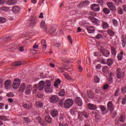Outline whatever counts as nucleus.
<instances>
[{
  "mask_svg": "<svg viewBox=\"0 0 126 126\" xmlns=\"http://www.w3.org/2000/svg\"><path fill=\"white\" fill-rule=\"evenodd\" d=\"M51 82L50 81H46V82L44 81H40L39 82V85H35L33 86V90L32 93L33 94H35L37 91H42L44 89V87L46 86L45 88V92L48 94L52 93L53 89H52V87H51Z\"/></svg>",
  "mask_w": 126,
  "mask_h": 126,
  "instance_id": "nucleus-1",
  "label": "nucleus"
},
{
  "mask_svg": "<svg viewBox=\"0 0 126 126\" xmlns=\"http://www.w3.org/2000/svg\"><path fill=\"white\" fill-rule=\"evenodd\" d=\"M86 118V119H89V114L87 112L84 111L83 112H78V119L80 121H83V119Z\"/></svg>",
  "mask_w": 126,
  "mask_h": 126,
  "instance_id": "nucleus-2",
  "label": "nucleus"
},
{
  "mask_svg": "<svg viewBox=\"0 0 126 126\" xmlns=\"http://www.w3.org/2000/svg\"><path fill=\"white\" fill-rule=\"evenodd\" d=\"M73 105V100L71 98L66 99L64 103V108L69 109L71 107H72Z\"/></svg>",
  "mask_w": 126,
  "mask_h": 126,
  "instance_id": "nucleus-3",
  "label": "nucleus"
},
{
  "mask_svg": "<svg viewBox=\"0 0 126 126\" xmlns=\"http://www.w3.org/2000/svg\"><path fill=\"white\" fill-rule=\"evenodd\" d=\"M100 53L104 56L107 58L110 56V51L107 49H105L103 48V46H101L100 48Z\"/></svg>",
  "mask_w": 126,
  "mask_h": 126,
  "instance_id": "nucleus-4",
  "label": "nucleus"
},
{
  "mask_svg": "<svg viewBox=\"0 0 126 126\" xmlns=\"http://www.w3.org/2000/svg\"><path fill=\"white\" fill-rule=\"evenodd\" d=\"M20 85V79L18 78L15 79L13 82L12 85V88L13 89H17L18 87H19Z\"/></svg>",
  "mask_w": 126,
  "mask_h": 126,
  "instance_id": "nucleus-5",
  "label": "nucleus"
},
{
  "mask_svg": "<svg viewBox=\"0 0 126 126\" xmlns=\"http://www.w3.org/2000/svg\"><path fill=\"white\" fill-rule=\"evenodd\" d=\"M116 73L117 76L119 79H121V78H123L125 77V73L121 71V69L120 68L117 69Z\"/></svg>",
  "mask_w": 126,
  "mask_h": 126,
  "instance_id": "nucleus-6",
  "label": "nucleus"
},
{
  "mask_svg": "<svg viewBox=\"0 0 126 126\" xmlns=\"http://www.w3.org/2000/svg\"><path fill=\"white\" fill-rule=\"evenodd\" d=\"M106 4L110 10L112 11H116V6H115V4L112 2H107Z\"/></svg>",
  "mask_w": 126,
  "mask_h": 126,
  "instance_id": "nucleus-7",
  "label": "nucleus"
},
{
  "mask_svg": "<svg viewBox=\"0 0 126 126\" xmlns=\"http://www.w3.org/2000/svg\"><path fill=\"white\" fill-rule=\"evenodd\" d=\"M49 99L51 103L56 104V103L59 101V96L55 95H52Z\"/></svg>",
  "mask_w": 126,
  "mask_h": 126,
  "instance_id": "nucleus-8",
  "label": "nucleus"
},
{
  "mask_svg": "<svg viewBox=\"0 0 126 126\" xmlns=\"http://www.w3.org/2000/svg\"><path fill=\"white\" fill-rule=\"evenodd\" d=\"M91 8L94 11L98 12L100 10V7L97 4H93L91 5Z\"/></svg>",
  "mask_w": 126,
  "mask_h": 126,
  "instance_id": "nucleus-9",
  "label": "nucleus"
},
{
  "mask_svg": "<svg viewBox=\"0 0 126 126\" xmlns=\"http://www.w3.org/2000/svg\"><path fill=\"white\" fill-rule=\"evenodd\" d=\"M32 91V85H27L26 88L25 94H26V95H29V94L31 93Z\"/></svg>",
  "mask_w": 126,
  "mask_h": 126,
  "instance_id": "nucleus-10",
  "label": "nucleus"
},
{
  "mask_svg": "<svg viewBox=\"0 0 126 126\" xmlns=\"http://www.w3.org/2000/svg\"><path fill=\"white\" fill-rule=\"evenodd\" d=\"M75 102L78 106H82L83 103H82V99L79 96L76 97L75 98Z\"/></svg>",
  "mask_w": 126,
  "mask_h": 126,
  "instance_id": "nucleus-11",
  "label": "nucleus"
},
{
  "mask_svg": "<svg viewBox=\"0 0 126 126\" xmlns=\"http://www.w3.org/2000/svg\"><path fill=\"white\" fill-rule=\"evenodd\" d=\"M107 32V34H108L110 37H114L115 35H116V32L114 29H109Z\"/></svg>",
  "mask_w": 126,
  "mask_h": 126,
  "instance_id": "nucleus-12",
  "label": "nucleus"
},
{
  "mask_svg": "<svg viewBox=\"0 0 126 126\" xmlns=\"http://www.w3.org/2000/svg\"><path fill=\"white\" fill-rule=\"evenodd\" d=\"M12 11L13 13H15V14H16V13H18L20 11V7L18 6H14L12 8Z\"/></svg>",
  "mask_w": 126,
  "mask_h": 126,
  "instance_id": "nucleus-13",
  "label": "nucleus"
},
{
  "mask_svg": "<svg viewBox=\"0 0 126 126\" xmlns=\"http://www.w3.org/2000/svg\"><path fill=\"white\" fill-rule=\"evenodd\" d=\"M12 82L10 80H7L5 82V88L6 89H9V88H11V84Z\"/></svg>",
  "mask_w": 126,
  "mask_h": 126,
  "instance_id": "nucleus-14",
  "label": "nucleus"
},
{
  "mask_svg": "<svg viewBox=\"0 0 126 126\" xmlns=\"http://www.w3.org/2000/svg\"><path fill=\"white\" fill-rule=\"evenodd\" d=\"M51 115L53 118H57L59 116V111L56 109H54L51 111Z\"/></svg>",
  "mask_w": 126,
  "mask_h": 126,
  "instance_id": "nucleus-15",
  "label": "nucleus"
},
{
  "mask_svg": "<svg viewBox=\"0 0 126 126\" xmlns=\"http://www.w3.org/2000/svg\"><path fill=\"white\" fill-rule=\"evenodd\" d=\"M87 30L90 34H91L92 33H94L95 32V28H94L93 26H89L88 28H87Z\"/></svg>",
  "mask_w": 126,
  "mask_h": 126,
  "instance_id": "nucleus-16",
  "label": "nucleus"
},
{
  "mask_svg": "<svg viewBox=\"0 0 126 126\" xmlns=\"http://www.w3.org/2000/svg\"><path fill=\"white\" fill-rule=\"evenodd\" d=\"M107 107L110 112H113L114 111V105H113V102L112 101H109L107 103Z\"/></svg>",
  "mask_w": 126,
  "mask_h": 126,
  "instance_id": "nucleus-17",
  "label": "nucleus"
},
{
  "mask_svg": "<svg viewBox=\"0 0 126 126\" xmlns=\"http://www.w3.org/2000/svg\"><path fill=\"white\" fill-rule=\"evenodd\" d=\"M36 122H37L38 123L40 124V125H41V126H47V123L44 122L43 121L42 122V119H41V117H37L36 118Z\"/></svg>",
  "mask_w": 126,
  "mask_h": 126,
  "instance_id": "nucleus-18",
  "label": "nucleus"
},
{
  "mask_svg": "<svg viewBox=\"0 0 126 126\" xmlns=\"http://www.w3.org/2000/svg\"><path fill=\"white\" fill-rule=\"evenodd\" d=\"M16 3V0H7L6 1V4L7 5H13Z\"/></svg>",
  "mask_w": 126,
  "mask_h": 126,
  "instance_id": "nucleus-19",
  "label": "nucleus"
},
{
  "mask_svg": "<svg viewBox=\"0 0 126 126\" xmlns=\"http://www.w3.org/2000/svg\"><path fill=\"white\" fill-rule=\"evenodd\" d=\"M30 26H33V25H35L36 23V18L32 17L30 21Z\"/></svg>",
  "mask_w": 126,
  "mask_h": 126,
  "instance_id": "nucleus-20",
  "label": "nucleus"
},
{
  "mask_svg": "<svg viewBox=\"0 0 126 126\" xmlns=\"http://www.w3.org/2000/svg\"><path fill=\"white\" fill-rule=\"evenodd\" d=\"M41 44L43 49L46 51V49H47V42H46V40L43 39L41 41Z\"/></svg>",
  "mask_w": 126,
  "mask_h": 126,
  "instance_id": "nucleus-21",
  "label": "nucleus"
},
{
  "mask_svg": "<svg viewBox=\"0 0 126 126\" xmlns=\"http://www.w3.org/2000/svg\"><path fill=\"white\" fill-rule=\"evenodd\" d=\"M124 54V51H121L118 54L117 59L118 61H122V60H123V56Z\"/></svg>",
  "mask_w": 126,
  "mask_h": 126,
  "instance_id": "nucleus-22",
  "label": "nucleus"
},
{
  "mask_svg": "<svg viewBox=\"0 0 126 126\" xmlns=\"http://www.w3.org/2000/svg\"><path fill=\"white\" fill-rule=\"evenodd\" d=\"M110 49L111 51V54H112L115 57V56H117V50H116V48L113 46H111Z\"/></svg>",
  "mask_w": 126,
  "mask_h": 126,
  "instance_id": "nucleus-23",
  "label": "nucleus"
},
{
  "mask_svg": "<svg viewBox=\"0 0 126 126\" xmlns=\"http://www.w3.org/2000/svg\"><path fill=\"white\" fill-rule=\"evenodd\" d=\"M63 75H64L66 79H67L68 80H70L71 81H74V79H72V78H71V77H70V76H69L68 74H67V73H64Z\"/></svg>",
  "mask_w": 126,
  "mask_h": 126,
  "instance_id": "nucleus-24",
  "label": "nucleus"
},
{
  "mask_svg": "<svg viewBox=\"0 0 126 126\" xmlns=\"http://www.w3.org/2000/svg\"><path fill=\"white\" fill-rule=\"evenodd\" d=\"M35 107L36 108H42L43 107V103L40 101H36L35 102Z\"/></svg>",
  "mask_w": 126,
  "mask_h": 126,
  "instance_id": "nucleus-25",
  "label": "nucleus"
},
{
  "mask_svg": "<svg viewBox=\"0 0 126 126\" xmlns=\"http://www.w3.org/2000/svg\"><path fill=\"white\" fill-rule=\"evenodd\" d=\"M88 107L90 109V110H96V109H97V107H96V105L93 104H89L88 105Z\"/></svg>",
  "mask_w": 126,
  "mask_h": 126,
  "instance_id": "nucleus-26",
  "label": "nucleus"
},
{
  "mask_svg": "<svg viewBox=\"0 0 126 126\" xmlns=\"http://www.w3.org/2000/svg\"><path fill=\"white\" fill-rule=\"evenodd\" d=\"M113 63H114V61L112 59H108L106 61V63L109 66H111L113 64Z\"/></svg>",
  "mask_w": 126,
  "mask_h": 126,
  "instance_id": "nucleus-27",
  "label": "nucleus"
},
{
  "mask_svg": "<svg viewBox=\"0 0 126 126\" xmlns=\"http://www.w3.org/2000/svg\"><path fill=\"white\" fill-rule=\"evenodd\" d=\"M70 113L71 115H72V116H75V115L77 114L76 108L75 107L72 108L70 110Z\"/></svg>",
  "mask_w": 126,
  "mask_h": 126,
  "instance_id": "nucleus-28",
  "label": "nucleus"
},
{
  "mask_svg": "<svg viewBox=\"0 0 126 126\" xmlns=\"http://www.w3.org/2000/svg\"><path fill=\"white\" fill-rule=\"evenodd\" d=\"M26 85L25 83H23L21 84L20 87V92L23 93L24 92V90H25Z\"/></svg>",
  "mask_w": 126,
  "mask_h": 126,
  "instance_id": "nucleus-29",
  "label": "nucleus"
},
{
  "mask_svg": "<svg viewBox=\"0 0 126 126\" xmlns=\"http://www.w3.org/2000/svg\"><path fill=\"white\" fill-rule=\"evenodd\" d=\"M40 27L41 28H43V29H44V30L47 31V26H46V24H45V21H42L41 22Z\"/></svg>",
  "mask_w": 126,
  "mask_h": 126,
  "instance_id": "nucleus-30",
  "label": "nucleus"
},
{
  "mask_svg": "<svg viewBox=\"0 0 126 126\" xmlns=\"http://www.w3.org/2000/svg\"><path fill=\"white\" fill-rule=\"evenodd\" d=\"M45 121L47 123H49V124H51V123H52V118H51V116L48 115L45 117Z\"/></svg>",
  "mask_w": 126,
  "mask_h": 126,
  "instance_id": "nucleus-31",
  "label": "nucleus"
},
{
  "mask_svg": "<svg viewBox=\"0 0 126 126\" xmlns=\"http://www.w3.org/2000/svg\"><path fill=\"white\" fill-rule=\"evenodd\" d=\"M60 84H61V80H60V79H58L57 80H56L54 84L55 87H56V88L58 87L59 85H60Z\"/></svg>",
  "mask_w": 126,
  "mask_h": 126,
  "instance_id": "nucleus-32",
  "label": "nucleus"
},
{
  "mask_svg": "<svg viewBox=\"0 0 126 126\" xmlns=\"http://www.w3.org/2000/svg\"><path fill=\"white\" fill-rule=\"evenodd\" d=\"M102 28L103 29H108V28H109V24L106 22H103L102 23Z\"/></svg>",
  "mask_w": 126,
  "mask_h": 126,
  "instance_id": "nucleus-33",
  "label": "nucleus"
},
{
  "mask_svg": "<svg viewBox=\"0 0 126 126\" xmlns=\"http://www.w3.org/2000/svg\"><path fill=\"white\" fill-rule=\"evenodd\" d=\"M112 23L114 25V26H115V27H117V26H118V25H119V22H118V21L115 19H113L112 20Z\"/></svg>",
  "mask_w": 126,
  "mask_h": 126,
  "instance_id": "nucleus-34",
  "label": "nucleus"
},
{
  "mask_svg": "<svg viewBox=\"0 0 126 126\" xmlns=\"http://www.w3.org/2000/svg\"><path fill=\"white\" fill-rule=\"evenodd\" d=\"M125 120H126V117H125L124 116V115H122L120 116V118L119 119L120 122H121V123H124L125 122Z\"/></svg>",
  "mask_w": 126,
  "mask_h": 126,
  "instance_id": "nucleus-35",
  "label": "nucleus"
},
{
  "mask_svg": "<svg viewBox=\"0 0 126 126\" xmlns=\"http://www.w3.org/2000/svg\"><path fill=\"white\" fill-rule=\"evenodd\" d=\"M23 107L25 109H31V107H32V105H28L27 103H23Z\"/></svg>",
  "mask_w": 126,
  "mask_h": 126,
  "instance_id": "nucleus-36",
  "label": "nucleus"
},
{
  "mask_svg": "<svg viewBox=\"0 0 126 126\" xmlns=\"http://www.w3.org/2000/svg\"><path fill=\"white\" fill-rule=\"evenodd\" d=\"M94 81L96 83H99L100 82V79L98 76H94Z\"/></svg>",
  "mask_w": 126,
  "mask_h": 126,
  "instance_id": "nucleus-37",
  "label": "nucleus"
},
{
  "mask_svg": "<svg viewBox=\"0 0 126 126\" xmlns=\"http://www.w3.org/2000/svg\"><path fill=\"white\" fill-rule=\"evenodd\" d=\"M103 12L105 14H109V13H110V10L107 8H103Z\"/></svg>",
  "mask_w": 126,
  "mask_h": 126,
  "instance_id": "nucleus-38",
  "label": "nucleus"
},
{
  "mask_svg": "<svg viewBox=\"0 0 126 126\" xmlns=\"http://www.w3.org/2000/svg\"><path fill=\"white\" fill-rule=\"evenodd\" d=\"M65 94V92H64V90H62L59 93V96H61V97H63V96H64V94Z\"/></svg>",
  "mask_w": 126,
  "mask_h": 126,
  "instance_id": "nucleus-39",
  "label": "nucleus"
},
{
  "mask_svg": "<svg viewBox=\"0 0 126 126\" xmlns=\"http://www.w3.org/2000/svg\"><path fill=\"white\" fill-rule=\"evenodd\" d=\"M12 65L13 66H19L20 65H21V62H16L15 63H13L12 64Z\"/></svg>",
  "mask_w": 126,
  "mask_h": 126,
  "instance_id": "nucleus-40",
  "label": "nucleus"
},
{
  "mask_svg": "<svg viewBox=\"0 0 126 126\" xmlns=\"http://www.w3.org/2000/svg\"><path fill=\"white\" fill-rule=\"evenodd\" d=\"M109 70V67L107 66H104L102 68V71H103L104 73L107 72Z\"/></svg>",
  "mask_w": 126,
  "mask_h": 126,
  "instance_id": "nucleus-41",
  "label": "nucleus"
},
{
  "mask_svg": "<svg viewBox=\"0 0 126 126\" xmlns=\"http://www.w3.org/2000/svg\"><path fill=\"white\" fill-rule=\"evenodd\" d=\"M92 22H93V23H94V24H97V23L99 22V20L96 18H93L92 19Z\"/></svg>",
  "mask_w": 126,
  "mask_h": 126,
  "instance_id": "nucleus-42",
  "label": "nucleus"
},
{
  "mask_svg": "<svg viewBox=\"0 0 126 126\" xmlns=\"http://www.w3.org/2000/svg\"><path fill=\"white\" fill-rule=\"evenodd\" d=\"M117 10L119 14H121V15L123 14V8H121V7H118Z\"/></svg>",
  "mask_w": 126,
  "mask_h": 126,
  "instance_id": "nucleus-43",
  "label": "nucleus"
},
{
  "mask_svg": "<svg viewBox=\"0 0 126 126\" xmlns=\"http://www.w3.org/2000/svg\"><path fill=\"white\" fill-rule=\"evenodd\" d=\"M6 19L2 17H0V23H4L6 22Z\"/></svg>",
  "mask_w": 126,
  "mask_h": 126,
  "instance_id": "nucleus-44",
  "label": "nucleus"
},
{
  "mask_svg": "<svg viewBox=\"0 0 126 126\" xmlns=\"http://www.w3.org/2000/svg\"><path fill=\"white\" fill-rule=\"evenodd\" d=\"M24 121L26 124H29L31 122L30 119H29L27 117H24Z\"/></svg>",
  "mask_w": 126,
  "mask_h": 126,
  "instance_id": "nucleus-45",
  "label": "nucleus"
},
{
  "mask_svg": "<svg viewBox=\"0 0 126 126\" xmlns=\"http://www.w3.org/2000/svg\"><path fill=\"white\" fill-rule=\"evenodd\" d=\"M55 32H56V29L54 28H52L49 31V33H50V34H54Z\"/></svg>",
  "mask_w": 126,
  "mask_h": 126,
  "instance_id": "nucleus-46",
  "label": "nucleus"
},
{
  "mask_svg": "<svg viewBox=\"0 0 126 126\" xmlns=\"http://www.w3.org/2000/svg\"><path fill=\"white\" fill-rule=\"evenodd\" d=\"M0 120L1 121H7V117L6 116H0Z\"/></svg>",
  "mask_w": 126,
  "mask_h": 126,
  "instance_id": "nucleus-47",
  "label": "nucleus"
},
{
  "mask_svg": "<svg viewBox=\"0 0 126 126\" xmlns=\"http://www.w3.org/2000/svg\"><path fill=\"white\" fill-rule=\"evenodd\" d=\"M88 95L89 98H91V99H93L94 98V94H92V93L88 94Z\"/></svg>",
  "mask_w": 126,
  "mask_h": 126,
  "instance_id": "nucleus-48",
  "label": "nucleus"
},
{
  "mask_svg": "<svg viewBox=\"0 0 126 126\" xmlns=\"http://www.w3.org/2000/svg\"><path fill=\"white\" fill-rule=\"evenodd\" d=\"M120 0H112V1H113L115 3V4L116 5H120Z\"/></svg>",
  "mask_w": 126,
  "mask_h": 126,
  "instance_id": "nucleus-49",
  "label": "nucleus"
},
{
  "mask_svg": "<svg viewBox=\"0 0 126 126\" xmlns=\"http://www.w3.org/2000/svg\"><path fill=\"white\" fill-rule=\"evenodd\" d=\"M99 108L102 112L106 111V107L103 105H101Z\"/></svg>",
  "mask_w": 126,
  "mask_h": 126,
  "instance_id": "nucleus-50",
  "label": "nucleus"
},
{
  "mask_svg": "<svg viewBox=\"0 0 126 126\" xmlns=\"http://www.w3.org/2000/svg\"><path fill=\"white\" fill-rule=\"evenodd\" d=\"M121 91H122V93H123V94H125V93H126V87L122 88Z\"/></svg>",
  "mask_w": 126,
  "mask_h": 126,
  "instance_id": "nucleus-51",
  "label": "nucleus"
},
{
  "mask_svg": "<svg viewBox=\"0 0 126 126\" xmlns=\"http://www.w3.org/2000/svg\"><path fill=\"white\" fill-rule=\"evenodd\" d=\"M7 97H13L14 94L12 93H9L7 94Z\"/></svg>",
  "mask_w": 126,
  "mask_h": 126,
  "instance_id": "nucleus-52",
  "label": "nucleus"
},
{
  "mask_svg": "<svg viewBox=\"0 0 126 126\" xmlns=\"http://www.w3.org/2000/svg\"><path fill=\"white\" fill-rule=\"evenodd\" d=\"M84 5V2H83V1H82L78 4V6L79 7H82V6H83Z\"/></svg>",
  "mask_w": 126,
  "mask_h": 126,
  "instance_id": "nucleus-53",
  "label": "nucleus"
},
{
  "mask_svg": "<svg viewBox=\"0 0 126 126\" xmlns=\"http://www.w3.org/2000/svg\"><path fill=\"white\" fill-rule=\"evenodd\" d=\"M64 71V68H59L58 69V72H63Z\"/></svg>",
  "mask_w": 126,
  "mask_h": 126,
  "instance_id": "nucleus-54",
  "label": "nucleus"
},
{
  "mask_svg": "<svg viewBox=\"0 0 126 126\" xmlns=\"http://www.w3.org/2000/svg\"><path fill=\"white\" fill-rule=\"evenodd\" d=\"M4 107V104L2 103H0V109L1 110H3Z\"/></svg>",
  "mask_w": 126,
  "mask_h": 126,
  "instance_id": "nucleus-55",
  "label": "nucleus"
},
{
  "mask_svg": "<svg viewBox=\"0 0 126 126\" xmlns=\"http://www.w3.org/2000/svg\"><path fill=\"white\" fill-rule=\"evenodd\" d=\"M96 39H101L102 38V35L101 34H98L95 36Z\"/></svg>",
  "mask_w": 126,
  "mask_h": 126,
  "instance_id": "nucleus-56",
  "label": "nucleus"
},
{
  "mask_svg": "<svg viewBox=\"0 0 126 126\" xmlns=\"http://www.w3.org/2000/svg\"><path fill=\"white\" fill-rule=\"evenodd\" d=\"M119 92H120V90H117L115 92V94H114L115 96H119Z\"/></svg>",
  "mask_w": 126,
  "mask_h": 126,
  "instance_id": "nucleus-57",
  "label": "nucleus"
},
{
  "mask_svg": "<svg viewBox=\"0 0 126 126\" xmlns=\"http://www.w3.org/2000/svg\"><path fill=\"white\" fill-rule=\"evenodd\" d=\"M85 126H90V122L86 121L85 124Z\"/></svg>",
  "mask_w": 126,
  "mask_h": 126,
  "instance_id": "nucleus-58",
  "label": "nucleus"
},
{
  "mask_svg": "<svg viewBox=\"0 0 126 126\" xmlns=\"http://www.w3.org/2000/svg\"><path fill=\"white\" fill-rule=\"evenodd\" d=\"M97 2L100 4V5H103V0H97Z\"/></svg>",
  "mask_w": 126,
  "mask_h": 126,
  "instance_id": "nucleus-59",
  "label": "nucleus"
},
{
  "mask_svg": "<svg viewBox=\"0 0 126 126\" xmlns=\"http://www.w3.org/2000/svg\"><path fill=\"white\" fill-rule=\"evenodd\" d=\"M108 88H109V85L108 84L105 85L103 87V89H104V90H106V89H107Z\"/></svg>",
  "mask_w": 126,
  "mask_h": 126,
  "instance_id": "nucleus-60",
  "label": "nucleus"
},
{
  "mask_svg": "<svg viewBox=\"0 0 126 126\" xmlns=\"http://www.w3.org/2000/svg\"><path fill=\"white\" fill-rule=\"evenodd\" d=\"M90 14L92 15V16H96V14L95 13V12H91Z\"/></svg>",
  "mask_w": 126,
  "mask_h": 126,
  "instance_id": "nucleus-61",
  "label": "nucleus"
},
{
  "mask_svg": "<svg viewBox=\"0 0 126 126\" xmlns=\"http://www.w3.org/2000/svg\"><path fill=\"white\" fill-rule=\"evenodd\" d=\"M37 97L38 98H43V97H44V95L42 94H37Z\"/></svg>",
  "mask_w": 126,
  "mask_h": 126,
  "instance_id": "nucleus-62",
  "label": "nucleus"
},
{
  "mask_svg": "<svg viewBox=\"0 0 126 126\" xmlns=\"http://www.w3.org/2000/svg\"><path fill=\"white\" fill-rule=\"evenodd\" d=\"M95 68L96 69H100L101 68V64H98L95 66Z\"/></svg>",
  "mask_w": 126,
  "mask_h": 126,
  "instance_id": "nucleus-63",
  "label": "nucleus"
},
{
  "mask_svg": "<svg viewBox=\"0 0 126 126\" xmlns=\"http://www.w3.org/2000/svg\"><path fill=\"white\" fill-rule=\"evenodd\" d=\"M59 126H67V124H63L62 123H59Z\"/></svg>",
  "mask_w": 126,
  "mask_h": 126,
  "instance_id": "nucleus-64",
  "label": "nucleus"
}]
</instances>
